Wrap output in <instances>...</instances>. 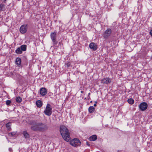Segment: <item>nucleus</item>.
Returning a JSON list of instances; mask_svg holds the SVG:
<instances>
[{
  "mask_svg": "<svg viewBox=\"0 0 152 152\" xmlns=\"http://www.w3.org/2000/svg\"><path fill=\"white\" fill-rule=\"evenodd\" d=\"M127 102L129 104H133L134 102V100L132 98L128 99L127 100Z\"/></svg>",
  "mask_w": 152,
  "mask_h": 152,
  "instance_id": "nucleus-20",
  "label": "nucleus"
},
{
  "mask_svg": "<svg viewBox=\"0 0 152 152\" xmlns=\"http://www.w3.org/2000/svg\"><path fill=\"white\" fill-rule=\"evenodd\" d=\"M90 94V93H89L88 94V99H90V97L89 96V95Z\"/></svg>",
  "mask_w": 152,
  "mask_h": 152,
  "instance_id": "nucleus-29",
  "label": "nucleus"
},
{
  "mask_svg": "<svg viewBox=\"0 0 152 152\" xmlns=\"http://www.w3.org/2000/svg\"><path fill=\"white\" fill-rule=\"evenodd\" d=\"M15 63L16 64L19 66H21V59L20 58H17L16 59Z\"/></svg>",
  "mask_w": 152,
  "mask_h": 152,
  "instance_id": "nucleus-12",
  "label": "nucleus"
},
{
  "mask_svg": "<svg viewBox=\"0 0 152 152\" xmlns=\"http://www.w3.org/2000/svg\"><path fill=\"white\" fill-rule=\"evenodd\" d=\"M7 130L8 131H11V129L10 126L8 127H7Z\"/></svg>",
  "mask_w": 152,
  "mask_h": 152,
  "instance_id": "nucleus-26",
  "label": "nucleus"
},
{
  "mask_svg": "<svg viewBox=\"0 0 152 152\" xmlns=\"http://www.w3.org/2000/svg\"><path fill=\"white\" fill-rule=\"evenodd\" d=\"M94 107H96V104H94Z\"/></svg>",
  "mask_w": 152,
  "mask_h": 152,
  "instance_id": "nucleus-33",
  "label": "nucleus"
},
{
  "mask_svg": "<svg viewBox=\"0 0 152 152\" xmlns=\"http://www.w3.org/2000/svg\"><path fill=\"white\" fill-rule=\"evenodd\" d=\"M23 134L24 136V137L26 139L29 138L30 137L29 134L26 131H24L23 132Z\"/></svg>",
  "mask_w": 152,
  "mask_h": 152,
  "instance_id": "nucleus-14",
  "label": "nucleus"
},
{
  "mask_svg": "<svg viewBox=\"0 0 152 152\" xmlns=\"http://www.w3.org/2000/svg\"><path fill=\"white\" fill-rule=\"evenodd\" d=\"M70 144L74 147L78 146L80 145L81 142L77 138H75L70 142Z\"/></svg>",
  "mask_w": 152,
  "mask_h": 152,
  "instance_id": "nucleus-5",
  "label": "nucleus"
},
{
  "mask_svg": "<svg viewBox=\"0 0 152 152\" xmlns=\"http://www.w3.org/2000/svg\"><path fill=\"white\" fill-rule=\"evenodd\" d=\"M16 132H10L8 133V135L10 136L11 137H13L14 135L15 134H16Z\"/></svg>",
  "mask_w": 152,
  "mask_h": 152,
  "instance_id": "nucleus-22",
  "label": "nucleus"
},
{
  "mask_svg": "<svg viewBox=\"0 0 152 152\" xmlns=\"http://www.w3.org/2000/svg\"><path fill=\"white\" fill-rule=\"evenodd\" d=\"M65 65L67 68L69 67L71 65V63L70 62H68L67 63H65Z\"/></svg>",
  "mask_w": 152,
  "mask_h": 152,
  "instance_id": "nucleus-24",
  "label": "nucleus"
},
{
  "mask_svg": "<svg viewBox=\"0 0 152 152\" xmlns=\"http://www.w3.org/2000/svg\"><path fill=\"white\" fill-rule=\"evenodd\" d=\"M89 47L90 49H92L93 51H95L97 48V45L94 42H91L90 43Z\"/></svg>",
  "mask_w": 152,
  "mask_h": 152,
  "instance_id": "nucleus-10",
  "label": "nucleus"
},
{
  "mask_svg": "<svg viewBox=\"0 0 152 152\" xmlns=\"http://www.w3.org/2000/svg\"><path fill=\"white\" fill-rule=\"evenodd\" d=\"M15 52L18 54H21L22 53V51L21 50L20 47L18 48L15 50Z\"/></svg>",
  "mask_w": 152,
  "mask_h": 152,
  "instance_id": "nucleus-19",
  "label": "nucleus"
},
{
  "mask_svg": "<svg viewBox=\"0 0 152 152\" xmlns=\"http://www.w3.org/2000/svg\"><path fill=\"white\" fill-rule=\"evenodd\" d=\"M97 139V136L96 135H93L89 138V140L90 141H95Z\"/></svg>",
  "mask_w": 152,
  "mask_h": 152,
  "instance_id": "nucleus-15",
  "label": "nucleus"
},
{
  "mask_svg": "<svg viewBox=\"0 0 152 152\" xmlns=\"http://www.w3.org/2000/svg\"><path fill=\"white\" fill-rule=\"evenodd\" d=\"M27 29V25H22L20 28V31L22 34L25 33Z\"/></svg>",
  "mask_w": 152,
  "mask_h": 152,
  "instance_id": "nucleus-8",
  "label": "nucleus"
},
{
  "mask_svg": "<svg viewBox=\"0 0 152 152\" xmlns=\"http://www.w3.org/2000/svg\"><path fill=\"white\" fill-rule=\"evenodd\" d=\"M80 92L81 93H84V91H81Z\"/></svg>",
  "mask_w": 152,
  "mask_h": 152,
  "instance_id": "nucleus-34",
  "label": "nucleus"
},
{
  "mask_svg": "<svg viewBox=\"0 0 152 152\" xmlns=\"http://www.w3.org/2000/svg\"><path fill=\"white\" fill-rule=\"evenodd\" d=\"M11 103V101L9 100H7L6 102V104L7 106H9Z\"/></svg>",
  "mask_w": 152,
  "mask_h": 152,
  "instance_id": "nucleus-23",
  "label": "nucleus"
},
{
  "mask_svg": "<svg viewBox=\"0 0 152 152\" xmlns=\"http://www.w3.org/2000/svg\"><path fill=\"white\" fill-rule=\"evenodd\" d=\"M49 95L50 96H52L53 95V94L51 92H49L48 93Z\"/></svg>",
  "mask_w": 152,
  "mask_h": 152,
  "instance_id": "nucleus-27",
  "label": "nucleus"
},
{
  "mask_svg": "<svg viewBox=\"0 0 152 152\" xmlns=\"http://www.w3.org/2000/svg\"><path fill=\"white\" fill-rule=\"evenodd\" d=\"M26 45H22L20 47L21 50L23 51H25L26 50Z\"/></svg>",
  "mask_w": 152,
  "mask_h": 152,
  "instance_id": "nucleus-17",
  "label": "nucleus"
},
{
  "mask_svg": "<svg viewBox=\"0 0 152 152\" xmlns=\"http://www.w3.org/2000/svg\"><path fill=\"white\" fill-rule=\"evenodd\" d=\"M9 150L10 152H12V148H10L9 149Z\"/></svg>",
  "mask_w": 152,
  "mask_h": 152,
  "instance_id": "nucleus-28",
  "label": "nucleus"
},
{
  "mask_svg": "<svg viewBox=\"0 0 152 152\" xmlns=\"http://www.w3.org/2000/svg\"><path fill=\"white\" fill-rule=\"evenodd\" d=\"M86 144L88 146H90V145L88 143V142H86Z\"/></svg>",
  "mask_w": 152,
  "mask_h": 152,
  "instance_id": "nucleus-32",
  "label": "nucleus"
},
{
  "mask_svg": "<svg viewBox=\"0 0 152 152\" xmlns=\"http://www.w3.org/2000/svg\"><path fill=\"white\" fill-rule=\"evenodd\" d=\"M148 105L145 102L141 103L139 106V110L142 111L145 110L147 108Z\"/></svg>",
  "mask_w": 152,
  "mask_h": 152,
  "instance_id": "nucleus-6",
  "label": "nucleus"
},
{
  "mask_svg": "<svg viewBox=\"0 0 152 152\" xmlns=\"http://www.w3.org/2000/svg\"><path fill=\"white\" fill-rule=\"evenodd\" d=\"M1 1L2 2L5 3V1H7V0H1Z\"/></svg>",
  "mask_w": 152,
  "mask_h": 152,
  "instance_id": "nucleus-30",
  "label": "nucleus"
},
{
  "mask_svg": "<svg viewBox=\"0 0 152 152\" xmlns=\"http://www.w3.org/2000/svg\"><path fill=\"white\" fill-rule=\"evenodd\" d=\"M60 131L63 139L67 142L69 141L70 137L68 129L65 126H61L60 127Z\"/></svg>",
  "mask_w": 152,
  "mask_h": 152,
  "instance_id": "nucleus-2",
  "label": "nucleus"
},
{
  "mask_svg": "<svg viewBox=\"0 0 152 152\" xmlns=\"http://www.w3.org/2000/svg\"><path fill=\"white\" fill-rule=\"evenodd\" d=\"M52 109L50 105L49 104H48L46 108L44 111V113L47 115L50 116L52 113Z\"/></svg>",
  "mask_w": 152,
  "mask_h": 152,
  "instance_id": "nucleus-3",
  "label": "nucleus"
},
{
  "mask_svg": "<svg viewBox=\"0 0 152 152\" xmlns=\"http://www.w3.org/2000/svg\"><path fill=\"white\" fill-rule=\"evenodd\" d=\"M150 35L152 36V30H151L150 32Z\"/></svg>",
  "mask_w": 152,
  "mask_h": 152,
  "instance_id": "nucleus-31",
  "label": "nucleus"
},
{
  "mask_svg": "<svg viewBox=\"0 0 152 152\" xmlns=\"http://www.w3.org/2000/svg\"><path fill=\"white\" fill-rule=\"evenodd\" d=\"M36 104L38 107L40 108L42 105V102L41 100H38L36 101Z\"/></svg>",
  "mask_w": 152,
  "mask_h": 152,
  "instance_id": "nucleus-13",
  "label": "nucleus"
},
{
  "mask_svg": "<svg viewBox=\"0 0 152 152\" xmlns=\"http://www.w3.org/2000/svg\"><path fill=\"white\" fill-rule=\"evenodd\" d=\"M95 108L93 106H91L88 108V111L90 113H93L95 110Z\"/></svg>",
  "mask_w": 152,
  "mask_h": 152,
  "instance_id": "nucleus-16",
  "label": "nucleus"
},
{
  "mask_svg": "<svg viewBox=\"0 0 152 152\" xmlns=\"http://www.w3.org/2000/svg\"><path fill=\"white\" fill-rule=\"evenodd\" d=\"M95 104H96V103H97V102L96 101H95Z\"/></svg>",
  "mask_w": 152,
  "mask_h": 152,
  "instance_id": "nucleus-35",
  "label": "nucleus"
},
{
  "mask_svg": "<svg viewBox=\"0 0 152 152\" xmlns=\"http://www.w3.org/2000/svg\"><path fill=\"white\" fill-rule=\"evenodd\" d=\"M112 32L110 28L107 29L104 33L103 36L104 39H107L111 35Z\"/></svg>",
  "mask_w": 152,
  "mask_h": 152,
  "instance_id": "nucleus-7",
  "label": "nucleus"
},
{
  "mask_svg": "<svg viewBox=\"0 0 152 152\" xmlns=\"http://www.w3.org/2000/svg\"><path fill=\"white\" fill-rule=\"evenodd\" d=\"M16 101L18 103L22 101V99L20 96L17 97L16 98Z\"/></svg>",
  "mask_w": 152,
  "mask_h": 152,
  "instance_id": "nucleus-21",
  "label": "nucleus"
},
{
  "mask_svg": "<svg viewBox=\"0 0 152 152\" xmlns=\"http://www.w3.org/2000/svg\"><path fill=\"white\" fill-rule=\"evenodd\" d=\"M5 10V5L3 4H0V11L4 10Z\"/></svg>",
  "mask_w": 152,
  "mask_h": 152,
  "instance_id": "nucleus-18",
  "label": "nucleus"
},
{
  "mask_svg": "<svg viewBox=\"0 0 152 152\" xmlns=\"http://www.w3.org/2000/svg\"><path fill=\"white\" fill-rule=\"evenodd\" d=\"M56 32L55 31L51 32L50 34V37L54 45H56L58 43V41L56 39Z\"/></svg>",
  "mask_w": 152,
  "mask_h": 152,
  "instance_id": "nucleus-4",
  "label": "nucleus"
},
{
  "mask_svg": "<svg viewBox=\"0 0 152 152\" xmlns=\"http://www.w3.org/2000/svg\"><path fill=\"white\" fill-rule=\"evenodd\" d=\"M29 124L31 125V129L33 131L44 132L48 129V126L41 123H37L35 121H30Z\"/></svg>",
  "mask_w": 152,
  "mask_h": 152,
  "instance_id": "nucleus-1",
  "label": "nucleus"
},
{
  "mask_svg": "<svg viewBox=\"0 0 152 152\" xmlns=\"http://www.w3.org/2000/svg\"><path fill=\"white\" fill-rule=\"evenodd\" d=\"M101 83L103 84H107L110 83L111 80L109 77L104 78L101 80Z\"/></svg>",
  "mask_w": 152,
  "mask_h": 152,
  "instance_id": "nucleus-9",
  "label": "nucleus"
},
{
  "mask_svg": "<svg viewBox=\"0 0 152 152\" xmlns=\"http://www.w3.org/2000/svg\"><path fill=\"white\" fill-rule=\"evenodd\" d=\"M47 93V91L45 88L43 87L40 89V93L42 96H45L46 94Z\"/></svg>",
  "mask_w": 152,
  "mask_h": 152,
  "instance_id": "nucleus-11",
  "label": "nucleus"
},
{
  "mask_svg": "<svg viewBox=\"0 0 152 152\" xmlns=\"http://www.w3.org/2000/svg\"><path fill=\"white\" fill-rule=\"evenodd\" d=\"M11 125V123L9 122V123H7L6 124V128H7V127H8L10 126Z\"/></svg>",
  "mask_w": 152,
  "mask_h": 152,
  "instance_id": "nucleus-25",
  "label": "nucleus"
}]
</instances>
